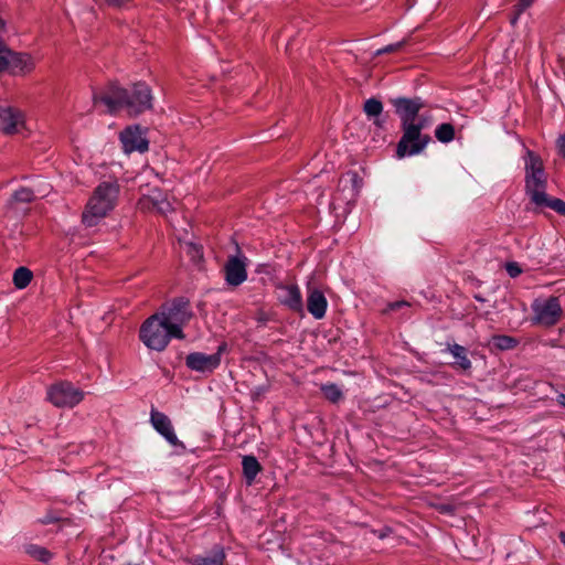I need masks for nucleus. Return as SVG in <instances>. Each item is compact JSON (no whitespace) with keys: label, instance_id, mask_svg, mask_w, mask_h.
Wrapping results in <instances>:
<instances>
[{"label":"nucleus","instance_id":"nucleus-35","mask_svg":"<svg viewBox=\"0 0 565 565\" xmlns=\"http://www.w3.org/2000/svg\"><path fill=\"white\" fill-rule=\"evenodd\" d=\"M556 147L558 150V153L565 158V134L559 136L556 140Z\"/></svg>","mask_w":565,"mask_h":565},{"label":"nucleus","instance_id":"nucleus-28","mask_svg":"<svg viewBox=\"0 0 565 565\" xmlns=\"http://www.w3.org/2000/svg\"><path fill=\"white\" fill-rule=\"evenodd\" d=\"M537 206H547L557 213L565 215V202L561 199H550L545 193V202L534 203Z\"/></svg>","mask_w":565,"mask_h":565},{"label":"nucleus","instance_id":"nucleus-37","mask_svg":"<svg viewBox=\"0 0 565 565\" xmlns=\"http://www.w3.org/2000/svg\"><path fill=\"white\" fill-rule=\"evenodd\" d=\"M57 520H58V518H57V516H53V515H51V514H47V515H45V516L41 520V522H42L43 524H50V523H54V522H56Z\"/></svg>","mask_w":565,"mask_h":565},{"label":"nucleus","instance_id":"nucleus-31","mask_svg":"<svg viewBox=\"0 0 565 565\" xmlns=\"http://www.w3.org/2000/svg\"><path fill=\"white\" fill-rule=\"evenodd\" d=\"M533 0H520V2L516 4L515 7V10H516V14L515 17L511 20L512 24H515L516 23V20L519 18V15L526 9L529 8L531 4H532Z\"/></svg>","mask_w":565,"mask_h":565},{"label":"nucleus","instance_id":"nucleus-40","mask_svg":"<svg viewBox=\"0 0 565 565\" xmlns=\"http://www.w3.org/2000/svg\"><path fill=\"white\" fill-rule=\"evenodd\" d=\"M559 540L562 541V543L565 545V532H561L559 533Z\"/></svg>","mask_w":565,"mask_h":565},{"label":"nucleus","instance_id":"nucleus-12","mask_svg":"<svg viewBox=\"0 0 565 565\" xmlns=\"http://www.w3.org/2000/svg\"><path fill=\"white\" fill-rule=\"evenodd\" d=\"M392 104L401 118L402 126L418 125L419 118L423 116L418 113L424 106L419 98H394Z\"/></svg>","mask_w":565,"mask_h":565},{"label":"nucleus","instance_id":"nucleus-10","mask_svg":"<svg viewBox=\"0 0 565 565\" xmlns=\"http://www.w3.org/2000/svg\"><path fill=\"white\" fill-rule=\"evenodd\" d=\"M277 301L289 310L300 313L303 311V301L300 288L296 284H278L275 288Z\"/></svg>","mask_w":565,"mask_h":565},{"label":"nucleus","instance_id":"nucleus-34","mask_svg":"<svg viewBox=\"0 0 565 565\" xmlns=\"http://www.w3.org/2000/svg\"><path fill=\"white\" fill-rule=\"evenodd\" d=\"M186 249H188V253L191 254V256L193 258H201L202 257V253H201V249L194 245V244H186Z\"/></svg>","mask_w":565,"mask_h":565},{"label":"nucleus","instance_id":"nucleus-2","mask_svg":"<svg viewBox=\"0 0 565 565\" xmlns=\"http://www.w3.org/2000/svg\"><path fill=\"white\" fill-rule=\"evenodd\" d=\"M119 196L117 182H102L89 198L83 214L82 222L86 227L96 226L116 206Z\"/></svg>","mask_w":565,"mask_h":565},{"label":"nucleus","instance_id":"nucleus-3","mask_svg":"<svg viewBox=\"0 0 565 565\" xmlns=\"http://www.w3.org/2000/svg\"><path fill=\"white\" fill-rule=\"evenodd\" d=\"M139 338L150 350L163 351L177 333L159 313L150 316L140 327Z\"/></svg>","mask_w":565,"mask_h":565},{"label":"nucleus","instance_id":"nucleus-5","mask_svg":"<svg viewBox=\"0 0 565 565\" xmlns=\"http://www.w3.org/2000/svg\"><path fill=\"white\" fill-rule=\"evenodd\" d=\"M430 125L429 116H422L418 125L402 126L403 136L397 143V157L415 156L420 153L430 141L428 135H423L422 129Z\"/></svg>","mask_w":565,"mask_h":565},{"label":"nucleus","instance_id":"nucleus-42","mask_svg":"<svg viewBox=\"0 0 565 565\" xmlns=\"http://www.w3.org/2000/svg\"><path fill=\"white\" fill-rule=\"evenodd\" d=\"M44 554L46 555L47 552L46 551H42L41 556H44Z\"/></svg>","mask_w":565,"mask_h":565},{"label":"nucleus","instance_id":"nucleus-26","mask_svg":"<svg viewBox=\"0 0 565 565\" xmlns=\"http://www.w3.org/2000/svg\"><path fill=\"white\" fill-rule=\"evenodd\" d=\"M321 391L323 392L326 398L332 403H337L343 397L342 391L335 384L322 385Z\"/></svg>","mask_w":565,"mask_h":565},{"label":"nucleus","instance_id":"nucleus-36","mask_svg":"<svg viewBox=\"0 0 565 565\" xmlns=\"http://www.w3.org/2000/svg\"><path fill=\"white\" fill-rule=\"evenodd\" d=\"M104 3L110 7L120 8L131 2L132 0H102Z\"/></svg>","mask_w":565,"mask_h":565},{"label":"nucleus","instance_id":"nucleus-41","mask_svg":"<svg viewBox=\"0 0 565 565\" xmlns=\"http://www.w3.org/2000/svg\"><path fill=\"white\" fill-rule=\"evenodd\" d=\"M44 554L46 555L47 552L46 551H42L41 556H44Z\"/></svg>","mask_w":565,"mask_h":565},{"label":"nucleus","instance_id":"nucleus-7","mask_svg":"<svg viewBox=\"0 0 565 565\" xmlns=\"http://www.w3.org/2000/svg\"><path fill=\"white\" fill-rule=\"evenodd\" d=\"M47 399L55 407L73 408L79 404L85 394L70 382H58L47 388Z\"/></svg>","mask_w":565,"mask_h":565},{"label":"nucleus","instance_id":"nucleus-24","mask_svg":"<svg viewBox=\"0 0 565 565\" xmlns=\"http://www.w3.org/2000/svg\"><path fill=\"white\" fill-rule=\"evenodd\" d=\"M450 352L454 358L457 360V364L463 369L468 370L471 366L470 360L467 358L466 349L459 344H455L450 348Z\"/></svg>","mask_w":565,"mask_h":565},{"label":"nucleus","instance_id":"nucleus-38","mask_svg":"<svg viewBox=\"0 0 565 565\" xmlns=\"http://www.w3.org/2000/svg\"><path fill=\"white\" fill-rule=\"evenodd\" d=\"M407 303L405 301H396L388 305L387 310H396L401 308L402 306H406Z\"/></svg>","mask_w":565,"mask_h":565},{"label":"nucleus","instance_id":"nucleus-6","mask_svg":"<svg viewBox=\"0 0 565 565\" xmlns=\"http://www.w3.org/2000/svg\"><path fill=\"white\" fill-rule=\"evenodd\" d=\"M158 313L164 318V321L177 333V339H184L183 326H185L192 317L188 300L183 298L175 299L170 305L162 307Z\"/></svg>","mask_w":565,"mask_h":565},{"label":"nucleus","instance_id":"nucleus-22","mask_svg":"<svg viewBox=\"0 0 565 565\" xmlns=\"http://www.w3.org/2000/svg\"><path fill=\"white\" fill-rule=\"evenodd\" d=\"M46 193V189L34 191L28 188H22L15 191L12 198L15 202L29 203L33 201L36 196H45Z\"/></svg>","mask_w":565,"mask_h":565},{"label":"nucleus","instance_id":"nucleus-13","mask_svg":"<svg viewBox=\"0 0 565 565\" xmlns=\"http://www.w3.org/2000/svg\"><path fill=\"white\" fill-rule=\"evenodd\" d=\"M24 126V117L20 109L8 102H0V127L6 135H14Z\"/></svg>","mask_w":565,"mask_h":565},{"label":"nucleus","instance_id":"nucleus-29","mask_svg":"<svg viewBox=\"0 0 565 565\" xmlns=\"http://www.w3.org/2000/svg\"><path fill=\"white\" fill-rule=\"evenodd\" d=\"M12 51L10 49L0 52V73L10 71Z\"/></svg>","mask_w":565,"mask_h":565},{"label":"nucleus","instance_id":"nucleus-39","mask_svg":"<svg viewBox=\"0 0 565 565\" xmlns=\"http://www.w3.org/2000/svg\"><path fill=\"white\" fill-rule=\"evenodd\" d=\"M558 402H559V404H562L563 406H565V395H564V394H561V395L558 396Z\"/></svg>","mask_w":565,"mask_h":565},{"label":"nucleus","instance_id":"nucleus-33","mask_svg":"<svg viewBox=\"0 0 565 565\" xmlns=\"http://www.w3.org/2000/svg\"><path fill=\"white\" fill-rule=\"evenodd\" d=\"M341 182H351L353 186V191L358 192V174L356 173H348L345 178L341 180Z\"/></svg>","mask_w":565,"mask_h":565},{"label":"nucleus","instance_id":"nucleus-30","mask_svg":"<svg viewBox=\"0 0 565 565\" xmlns=\"http://www.w3.org/2000/svg\"><path fill=\"white\" fill-rule=\"evenodd\" d=\"M405 44V41H401L394 44L386 45L374 53V56H379L386 53H393L401 50Z\"/></svg>","mask_w":565,"mask_h":565},{"label":"nucleus","instance_id":"nucleus-16","mask_svg":"<svg viewBox=\"0 0 565 565\" xmlns=\"http://www.w3.org/2000/svg\"><path fill=\"white\" fill-rule=\"evenodd\" d=\"M225 280L231 286H239L247 279L245 259L238 256L228 258L225 267Z\"/></svg>","mask_w":565,"mask_h":565},{"label":"nucleus","instance_id":"nucleus-15","mask_svg":"<svg viewBox=\"0 0 565 565\" xmlns=\"http://www.w3.org/2000/svg\"><path fill=\"white\" fill-rule=\"evenodd\" d=\"M150 422L153 426V428L171 445V446H181L183 447L182 443L178 439L172 423L170 418L157 411L151 409L150 412Z\"/></svg>","mask_w":565,"mask_h":565},{"label":"nucleus","instance_id":"nucleus-20","mask_svg":"<svg viewBox=\"0 0 565 565\" xmlns=\"http://www.w3.org/2000/svg\"><path fill=\"white\" fill-rule=\"evenodd\" d=\"M32 278L33 273L29 268L21 266L14 270L12 281L17 289H24L31 282Z\"/></svg>","mask_w":565,"mask_h":565},{"label":"nucleus","instance_id":"nucleus-1","mask_svg":"<svg viewBox=\"0 0 565 565\" xmlns=\"http://www.w3.org/2000/svg\"><path fill=\"white\" fill-rule=\"evenodd\" d=\"M93 102L103 103L111 114L126 110L129 116H137L152 107V95L145 83L135 84L130 90L111 84L104 92L94 93Z\"/></svg>","mask_w":565,"mask_h":565},{"label":"nucleus","instance_id":"nucleus-19","mask_svg":"<svg viewBox=\"0 0 565 565\" xmlns=\"http://www.w3.org/2000/svg\"><path fill=\"white\" fill-rule=\"evenodd\" d=\"M242 465L246 481L248 484H252L260 471V465L254 456H245L243 458Z\"/></svg>","mask_w":565,"mask_h":565},{"label":"nucleus","instance_id":"nucleus-21","mask_svg":"<svg viewBox=\"0 0 565 565\" xmlns=\"http://www.w3.org/2000/svg\"><path fill=\"white\" fill-rule=\"evenodd\" d=\"M225 553L222 548L216 550L212 556H196L192 558V565H224Z\"/></svg>","mask_w":565,"mask_h":565},{"label":"nucleus","instance_id":"nucleus-8","mask_svg":"<svg viewBox=\"0 0 565 565\" xmlns=\"http://www.w3.org/2000/svg\"><path fill=\"white\" fill-rule=\"evenodd\" d=\"M532 310L534 312L533 321L545 327L555 324L562 315V307L556 297L535 300Z\"/></svg>","mask_w":565,"mask_h":565},{"label":"nucleus","instance_id":"nucleus-27","mask_svg":"<svg viewBox=\"0 0 565 565\" xmlns=\"http://www.w3.org/2000/svg\"><path fill=\"white\" fill-rule=\"evenodd\" d=\"M364 111L369 117H377L383 111V105L375 98H370L364 104Z\"/></svg>","mask_w":565,"mask_h":565},{"label":"nucleus","instance_id":"nucleus-4","mask_svg":"<svg viewBox=\"0 0 565 565\" xmlns=\"http://www.w3.org/2000/svg\"><path fill=\"white\" fill-rule=\"evenodd\" d=\"M525 190L533 203L545 202L547 184L543 161L533 151L527 150L524 157Z\"/></svg>","mask_w":565,"mask_h":565},{"label":"nucleus","instance_id":"nucleus-17","mask_svg":"<svg viewBox=\"0 0 565 565\" xmlns=\"http://www.w3.org/2000/svg\"><path fill=\"white\" fill-rule=\"evenodd\" d=\"M328 301L321 290L313 286L307 287V309L316 319H322L326 316Z\"/></svg>","mask_w":565,"mask_h":565},{"label":"nucleus","instance_id":"nucleus-25","mask_svg":"<svg viewBox=\"0 0 565 565\" xmlns=\"http://www.w3.org/2000/svg\"><path fill=\"white\" fill-rule=\"evenodd\" d=\"M491 343L500 350H510L516 345V340L509 335H494Z\"/></svg>","mask_w":565,"mask_h":565},{"label":"nucleus","instance_id":"nucleus-14","mask_svg":"<svg viewBox=\"0 0 565 565\" xmlns=\"http://www.w3.org/2000/svg\"><path fill=\"white\" fill-rule=\"evenodd\" d=\"M119 138L126 153L148 150L149 142L145 136V130L138 125L128 126L120 132Z\"/></svg>","mask_w":565,"mask_h":565},{"label":"nucleus","instance_id":"nucleus-11","mask_svg":"<svg viewBox=\"0 0 565 565\" xmlns=\"http://www.w3.org/2000/svg\"><path fill=\"white\" fill-rule=\"evenodd\" d=\"M138 207L145 212H156L162 215H167L173 210L168 194L159 189H152L149 193L143 194L138 202Z\"/></svg>","mask_w":565,"mask_h":565},{"label":"nucleus","instance_id":"nucleus-9","mask_svg":"<svg viewBox=\"0 0 565 565\" xmlns=\"http://www.w3.org/2000/svg\"><path fill=\"white\" fill-rule=\"evenodd\" d=\"M226 350V344H220L217 351L212 354L192 352L185 358V365L195 372L211 373L221 364V355Z\"/></svg>","mask_w":565,"mask_h":565},{"label":"nucleus","instance_id":"nucleus-23","mask_svg":"<svg viewBox=\"0 0 565 565\" xmlns=\"http://www.w3.org/2000/svg\"><path fill=\"white\" fill-rule=\"evenodd\" d=\"M436 138L444 143L450 142L455 138V128L450 124H441L435 130Z\"/></svg>","mask_w":565,"mask_h":565},{"label":"nucleus","instance_id":"nucleus-18","mask_svg":"<svg viewBox=\"0 0 565 565\" xmlns=\"http://www.w3.org/2000/svg\"><path fill=\"white\" fill-rule=\"evenodd\" d=\"M11 57V68H10V72H23V73H28V72H31L34 67V63L31 58L30 55L28 54H22V53H17V52H13L12 51V55H10Z\"/></svg>","mask_w":565,"mask_h":565},{"label":"nucleus","instance_id":"nucleus-32","mask_svg":"<svg viewBox=\"0 0 565 565\" xmlns=\"http://www.w3.org/2000/svg\"><path fill=\"white\" fill-rule=\"evenodd\" d=\"M505 269L509 276L512 278L518 277L522 273V269L518 263H508Z\"/></svg>","mask_w":565,"mask_h":565}]
</instances>
